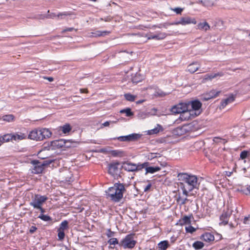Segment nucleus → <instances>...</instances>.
Wrapping results in <instances>:
<instances>
[{"label": "nucleus", "mask_w": 250, "mask_h": 250, "mask_svg": "<svg viewBox=\"0 0 250 250\" xmlns=\"http://www.w3.org/2000/svg\"><path fill=\"white\" fill-rule=\"evenodd\" d=\"M58 236L60 240H62L64 238V231L58 229Z\"/></svg>", "instance_id": "obj_40"}, {"label": "nucleus", "mask_w": 250, "mask_h": 250, "mask_svg": "<svg viewBox=\"0 0 250 250\" xmlns=\"http://www.w3.org/2000/svg\"><path fill=\"white\" fill-rule=\"evenodd\" d=\"M70 15H71L70 12H63V13H59L57 15V17H58V18H59L60 17H62V16H70Z\"/></svg>", "instance_id": "obj_48"}, {"label": "nucleus", "mask_w": 250, "mask_h": 250, "mask_svg": "<svg viewBox=\"0 0 250 250\" xmlns=\"http://www.w3.org/2000/svg\"><path fill=\"white\" fill-rule=\"evenodd\" d=\"M47 79H48L50 82H52V81H53V78H52V77H49V78H47Z\"/></svg>", "instance_id": "obj_58"}, {"label": "nucleus", "mask_w": 250, "mask_h": 250, "mask_svg": "<svg viewBox=\"0 0 250 250\" xmlns=\"http://www.w3.org/2000/svg\"><path fill=\"white\" fill-rule=\"evenodd\" d=\"M169 246V244L167 241H161L158 244V248L161 250H166Z\"/></svg>", "instance_id": "obj_23"}, {"label": "nucleus", "mask_w": 250, "mask_h": 250, "mask_svg": "<svg viewBox=\"0 0 250 250\" xmlns=\"http://www.w3.org/2000/svg\"><path fill=\"white\" fill-rule=\"evenodd\" d=\"M2 140V142H7L10 141H13V134H7L3 136L0 137V141Z\"/></svg>", "instance_id": "obj_24"}, {"label": "nucleus", "mask_w": 250, "mask_h": 250, "mask_svg": "<svg viewBox=\"0 0 250 250\" xmlns=\"http://www.w3.org/2000/svg\"><path fill=\"white\" fill-rule=\"evenodd\" d=\"M110 33L109 31H96L94 32H91L89 34L88 36L89 37H98L101 36H105Z\"/></svg>", "instance_id": "obj_16"}, {"label": "nucleus", "mask_w": 250, "mask_h": 250, "mask_svg": "<svg viewBox=\"0 0 250 250\" xmlns=\"http://www.w3.org/2000/svg\"><path fill=\"white\" fill-rule=\"evenodd\" d=\"M191 217L185 216L182 219L179 220L178 224L181 225H189L191 223Z\"/></svg>", "instance_id": "obj_21"}, {"label": "nucleus", "mask_w": 250, "mask_h": 250, "mask_svg": "<svg viewBox=\"0 0 250 250\" xmlns=\"http://www.w3.org/2000/svg\"><path fill=\"white\" fill-rule=\"evenodd\" d=\"M187 104L188 105V110L187 112L188 116L185 117V120H188L191 116L194 118L201 113L202 104L200 101L195 100L189 102Z\"/></svg>", "instance_id": "obj_3"}, {"label": "nucleus", "mask_w": 250, "mask_h": 250, "mask_svg": "<svg viewBox=\"0 0 250 250\" xmlns=\"http://www.w3.org/2000/svg\"><path fill=\"white\" fill-rule=\"evenodd\" d=\"M51 135L52 133L48 129L42 128L31 131L28 135V138L32 140L41 141L49 138Z\"/></svg>", "instance_id": "obj_4"}, {"label": "nucleus", "mask_w": 250, "mask_h": 250, "mask_svg": "<svg viewBox=\"0 0 250 250\" xmlns=\"http://www.w3.org/2000/svg\"><path fill=\"white\" fill-rule=\"evenodd\" d=\"M38 218L44 221H49L52 220V219L50 216L47 215H44L43 214H41L38 216Z\"/></svg>", "instance_id": "obj_34"}, {"label": "nucleus", "mask_w": 250, "mask_h": 250, "mask_svg": "<svg viewBox=\"0 0 250 250\" xmlns=\"http://www.w3.org/2000/svg\"><path fill=\"white\" fill-rule=\"evenodd\" d=\"M73 30H74L73 28L70 27L65 29L63 31H72Z\"/></svg>", "instance_id": "obj_56"}, {"label": "nucleus", "mask_w": 250, "mask_h": 250, "mask_svg": "<svg viewBox=\"0 0 250 250\" xmlns=\"http://www.w3.org/2000/svg\"><path fill=\"white\" fill-rule=\"evenodd\" d=\"M201 239L205 242L210 243L214 240V236L209 232H206L202 235Z\"/></svg>", "instance_id": "obj_14"}, {"label": "nucleus", "mask_w": 250, "mask_h": 250, "mask_svg": "<svg viewBox=\"0 0 250 250\" xmlns=\"http://www.w3.org/2000/svg\"><path fill=\"white\" fill-rule=\"evenodd\" d=\"M136 244V241L134 240L133 235H127L119 243V246L124 249H132Z\"/></svg>", "instance_id": "obj_7"}, {"label": "nucleus", "mask_w": 250, "mask_h": 250, "mask_svg": "<svg viewBox=\"0 0 250 250\" xmlns=\"http://www.w3.org/2000/svg\"><path fill=\"white\" fill-rule=\"evenodd\" d=\"M142 102H143L142 101H139V102H137V103H142Z\"/></svg>", "instance_id": "obj_64"}, {"label": "nucleus", "mask_w": 250, "mask_h": 250, "mask_svg": "<svg viewBox=\"0 0 250 250\" xmlns=\"http://www.w3.org/2000/svg\"><path fill=\"white\" fill-rule=\"evenodd\" d=\"M140 137V135L137 134H131L126 136H120L117 139L120 141L130 142L135 141Z\"/></svg>", "instance_id": "obj_12"}, {"label": "nucleus", "mask_w": 250, "mask_h": 250, "mask_svg": "<svg viewBox=\"0 0 250 250\" xmlns=\"http://www.w3.org/2000/svg\"><path fill=\"white\" fill-rule=\"evenodd\" d=\"M121 113H125L127 117H129L133 115V113L131 112V109L129 108H127L124 109H122L120 111Z\"/></svg>", "instance_id": "obj_33"}, {"label": "nucleus", "mask_w": 250, "mask_h": 250, "mask_svg": "<svg viewBox=\"0 0 250 250\" xmlns=\"http://www.w3.org/2000/svg\"><path fill=\"white\" fill-rule=\"evenodd\" d=\"M2 119L4 121L11 122L14 121V117L12 114H9L2 116Z\"/></svg>", "instance_id": "obj_30"}, {"label": "nucleus", "mask_w": 250, "mask_h": 250, "mask_svg": "<svg viewBox=\"0 0 250 250\" xmlns=\"http://www.w3.org/2000/svg\"><path fill=\"white\" fill-rule=\"evenodd\" d=\"M151 186V184H148V185H147V186L145 188H144V191L146 192V191H148V190L150 189V188Z\"/></svg>", "instance_id": "obj_52"}, {"label": "nucleus", "mask_w": 250, "mask_h": 250, "mask_svg": "<svg viewBox=\"0 0 250 250\" xmlns=\"http://www.w3.org/2000/svg\"><path fill=\"white\" fill-rule=\"evenodd\" d=\"M125 97L126 100L131 102L134 101L136 98L135 96L129 93L125 94Z\"/></svg>", "instance_id": "obj_36"}, {"label": "nucleus", "mask_w": 250, "mask_h": 250, "mask_svg": "<svg viewBox=\"0 0 250 250\" xmlns=\"http://www.w3.org/2000/svg\"><path fill=\"white\" fill-rule=\"evenodd\" d=\"M197 21L194 18L189 16H184L180 18L179 21H174V24L175 25H182L185 26L186 25L193 24H196Z\"/></svg>", "instance_id": "obj_9"}, {"label": "nucleus", "mask_w": 250, "mask_h": 250, "mask_svg": "<svg viewBox=\"0 0 250 250\" xmlns=\"http://www.w3.org/2000/svg\"><path fill=\"white\" fill-rule=\"evenodd\" d=\"M200 65L198 62L191 63L188 66V71L191 73L195 72L200 67Z\"/></svg>", "instance_id": "obj_17"}, {"label": "nucleus", "mask_w": 250, "mask_h": 250, "mask_svg": "<svg viewBox=\"0 0 250 250\" xmlns=\"http://www.w3.org/2000/svg\"><path fill=\"white\" fill-rule=\"evenodd\" d=\"M154 95L155 96H158V97H163L164 96L166 95V94L163 92V91H162L161 90H158V91H156L155 92V93L154 94Z\"/></svg>", "instance_id": "obj_45"}, {"label": "nucleus", "mask_w": 250, "mask_h": 250, "mask_svg": "<svg viewBox=\"0 0 250 250\" xmlns=\"http://www.w3.org/2000/svg\"><path fill=\"white\" fill-rule=\"evenodd\" d=\"M248 155V151H246V150L243 151L240 153V158L243 160L245 159V158H246L247 157Z\"/></svg>", "instance_id": "obj_43"}, {"label": "nucleus", "mask_w": 250, "mask_h": 250, "mask_svg": "<svg viewBox=\"0 0 250 250\" xmlns=\"http://www.w3.org/2000/svg\"><path fill=\"white\" fill-rule=\"evenodd\" d=\"M145 168H146V174H147L148 173H153L155 172L159 171L161 169L160 167H148L147 166H146Z\"/></svg>", "instance_id": "obj_22"}, {"label": "nucleus", "mask_w": 250, "mask_h": 250, "mask_svg": "<svg viewBox=\"0 0 250 250\" xmlns=\"http://www.w3.org/2000/svg\"><path fill=\"white\" fill-rule=\"evenodd\" d=\"M125 190L124 185L119 183H115L109 188L106 191L107 196L114 202H117L123 198V192Z\"/></svg>", "instance_id": "obj_2"}, {"label": "nucleus", "mask_w": 250, "mask_h": 250, "mask_svg": "<svg viewBox=\"0 0 250 250\" xmlns=\"http://www.w3.org/2000/svg\"><path fill=\"white\" fill-rule=\"evenodd\" d=\"M192 246L195 250H200L203 248L204 244L201 241H196L193 244Z\"/></svg>", "instance_id": "obj_28"}, {"label": "nucleus", "mask_w": 250, "mask_h": 250, "mask_svg": "<svg viewBox=\"0 0 250 250\" xmlns=\"http://www.w3.org/2000/svg\"><path fill=\"white\" fill-rule=\"evenodd\" d=\"M159 127H160V125H157ZM160 128L156 127L153 129L148 130V133L149 134H156L158 133L160 131Z\"/></svg>", "instance_id": "obj_39"}, {"label": "nucleus", "mask_w": 250, "mask_h": 250, "mask_svg": "<svg viewBox=\"0 0 250 250\" xmlns=\"http://www.w3.org/2000/svg\"><path fill=\"white\" fill-rule=\"evenodd\" d=\"M68 227V222L66 220L62 221L61 225L60 228L58 229V230L64 231L65 229H66Z\"/></svg>", "instance_id": "obj_32"}, {"label": "nucleus", "mask_w": 250, "mask_h": 250, "mask_svg": "<svg viewBox=\"0 0 250 250\" xmlns=\"http://www.w3.org/2000/svg\"><path fill=\"white\" fill-rule=\"evenodd\" d=\"M216 0H201L200 1L207 6H212L214 4Z\"/></svg>", "instance_id": "obj_27"}, {"label": "nucleus", "mask_w": 250, "mask_h": 250, "mask_svg": "<svg viewBox=\"0 0 250 250\" xmlns=\"http://www.w3.org/2000/svg\"><path fill=\"white\" fill-rule=\"evenodd\" d=\"M62 132L63 133H68L71 130V127L69 124H65L62 126H61Z\"/></svg>", "instance_id": "obj_29"}, {"label": "nucleus", "mask_w": 250, "mask_h": 250, "mask_svg": "<svg viewBox=\"0 0 250 250\" xmlns=\"http://www.w3.org/2000/svg\"><path fill=\"white\" fill-rule=\"evenodd\" d=\"M188 105L187 103H180L174 105L171 108V111L173 114H181V118H184L188 115Z\"/></svg>", "instance_id": "obj_6"}, {"label": "nucleus", "mask_w": 250, "mask_h": 250, "mask_svg": "<svg viewBox=\"0 0 250 250\" xmlns=\"http://www.w3.org/2000/svg\"><path fill=\"white\" fill-rule=\"evenodd\" d=\"M55 16H56V15L55 14H52L51 15H50V18H53V17H54Z\"/></svg>", "instance_id": "obj_59"}, {"label": "nucleus", "mask_w": 250, "mask_h": 250, "mask_svg": "<svg viewBox=\"0 0 250 250\" xmlns=\"http://www.w3.org/2000/svg\"><path fill=\"white\" fill-rule=\"evenodd\" d=\"M178 186L182 190L183 195L188 196V193L198 188L199 183L196 176L187 173H180L177 175Z\"/></svg>", "instance_id": "obj_1"}, {"label": "nucleus", "mask_w": 250, "mask_h": 250, "mask_svg": "<svg viewBox=\"0 0 250 250\" xmlns=\"http://www.w3.org/2000/svg\"><path fill=\"white\" fill-rule=\"evenodd\" d=\"M111 154L113 156H118L121 155L122 152L118 150H113L111 152Z\"/></svg>", "instance_id": "obj_47"}, {"label": "nucleus", "mask_w": 250, "mask_h": 250, "mask_svg": "<svg viewBox=\"0 0 250 250\" xmlns=\"http://www.w3.org/2000/svg\"><path fill=\"white\" fill-rule=\"evenodd\" d=\"M110 123H116V121H112V122H111V121H106L105 122H104V123H103L102 124V125L104 126H108L109 125Z\"/></svg>", "instance_id": "obj_50"}, {"label": "nucleus", "mask_w": 250, "mask_h": 250, "mask_svg": "<svg viewBox=\"0 0 250 250\" xmlns=\"http://www.w3.org/2000/svg\"><path fill=\"white\" fill-rule=\"evenodd\" d=\"M108 244L109 245H115L116 244H118L119 245V243L118 240L116 238H110L107 242Z\"/></svg>", "instance_id": "obj_35"}, {"label": "nucleus", "mask_w": 250, "mask_h": 250, "mask_svg": "<svg viewBox=\"0 0 250 250\" xmlns=\"http://www.w3.org/2000/svg\"><path fill=\"white\" fill-rule=\"evenodd\" d=\"M220 93V92L219 91H217L215 90H212L209 92L208 95L210 96L211 98H213L217 97Z\"/></svg>", "instance_id": "obj_37"}, {"label": "nucleus", "mask_w": 250, "mask_h": 250, "mask_svg": "<svg viewBox=\"0 0 250 250\" xmlns=\"http://www.w3.org/2000/svg\"><path fill=\"white\" fill-rule=\"evenodd\" d=\"M243 223L246 224L248 225L250 227V215H249L248 217H245L244 219Z\"/></svg>", "instance_id": "obj_46"}, {"label": "nucleus", "mask_w": 250, "mask_h": 250, "mask_svg": "<svg viewBox=\"0 0 250 250\" xmlns=\"http://www.w3.org/2000/svg\"><path fill=\"white\" fill-rule=\"evenodd\" d=\"M223 73H218L214 74H210V75H206L205 76V79L206 80H211L213 78H215L217 77V76H222Z\"/></svg>", "instance_id": "obj_31"}, {"label": "nucleus", "mask_w": 250, "mask_h": 250, "mask_svg": "<svg viewBox=\"0 0 250 250\" xmlns=\"http://www.w3.org/2000/svg\"><path fill=\"white\" fill-rule=\"evenodd\" d=\"M4 142H2V140H0V146L1 145V144L2 143H3Z\"/></svg>", "instance_id": "obj_62"}, {"label": "nucleus", "mask_w": 250, "mask_h": 250, "mask_svg": "<svg viewBox=\"0 0 250 250\" xmlns=\"http://www.w3.org/2000/svg\"><path fill=\"white\" fill-rule=\"evenodd\" d=\"M174 22H165V23H162V24H161L160 25V26H158V27L159 28H167L168 27V26H170V25H175L174 24Z\"/></svg>", "instance_id": "obj_38"}, {"label": "nucleus", "mask_w": 250, "mask_h": 250, "mask_svg": "<svg viewBox=\"0 0 250 250\" xmlns=\"http://www.w3.org/2000/svg\"><path fill=\"white\" fill-rule=\"evenodd\" d=\"M210 27L208 23L206 21L201 22L197 25V29L205 32L210 29Z\"/></svg>", "instance_id": "obj_15"}, {"label": "nucleus", "mask_w": 250, "mask_h": 250, "mask_svg": "<svg viewBox=\"0 0 250 250\" xmlns=\"http://www.w3.org/2000/svg\"><path fill=\"white\" fill-rule=\"evenodd\" d=\"M235 98L233 95H231L228 98L222 100L220 108H224L228 104L233 102L234 101Z\"/></svg>", "instance_id": "obj_18"}, {"label": "nucleus", "mask_w": 250, "mask_h": 250, "mask_svg": "<svg viewBox=\"0 0 250 250\" xmlns=\"http://www.w3.org/2000/svg\"><path fill=\"white\" fill-rule=\"evenodd\" d=\"M220 220L222 221L221 223V224H222L223 225H227L229 222L228 214L226 213H223L220 216Z\"/></svg>", "instance_id": "obj_25"}, {"label": "nucleus", "mask_w": 250, "mask_h": 250, "mask_svg": "<svg viewBox=\"0 0 250 250\" xmlns=\"http://www.w3.org/2000/svg\"><path fill=\"white\" fill-rule=\"evenodd\" d=\"M146 37H147L148 40H163L165 39L166 37V34L165 33H159L155 35H146Z\"/></svg>", "instance_id": "obj_20"}, {"label": "nucleus", "mask_w": 250, "mask_h": 250, "mask_svg": "<svg viewBox=\"0 0 250 250\" xmlns=\"http://www.w3.org/2000/svg\"><path fill=\"white\" fill-rule=\"evenodd\" d=\"M188 201V199L187 198H183L180 195H179L176 199L177 202L181 206L186 204Z\"/></svg>", "instance_id": "obj_26"}, {"label": "nucleus", "mask_w": 250, "mask_h": 250, "mask_svg": "<svg viewBox=\"0 0 250 250\" xmlns=\"http://www.w3.org/2000/svg\"><path fill=\"white\" fill-rule=\"evenodd\" d=\"M13 134V141H19L26 139L27 135L25 133L18 132Z\"/></svg>", "instance_id": "obj_19"}, {"label": "nucleus", "mask_w": 250, "mask_h": 250, "mask_svg": "<svg viewBox=\"0 0 250 250\" xmlns=\"http://www.w3.org/2000/svg\"><path fill=\"white\" fill-rule=\"evenodd\" d=\"M149 163L145 162L143 164H134L130 162H124L122 165V168L129 172L139 171L148 166Z\"/></svg>", "instance_id": "obj_5"}, {"label": "nucleus", "mask_w": 250, "mask_h": 250, "mask_svg": "<svg viewBox=\"0 0 250 250\" xmlns=\"http://www.w3.org/2000/svg\"><path fill=\"white\" fill-rule=\"evenodd\" d=\"M36 208L39 209L41 211V214H43L45 212V209L42 208V206Z\"/></svg>", "instance_id": "obj_53"}, {"label": "nucleus", "mask_w": 250, "mask_h": 250, "mask_svg": "<svg viewBox=\"0 0 250 250\" xmlns=\"http://www.w3.org/2000/svg\"><path fill=\"white\" fill-rule=\"evenodd\" d=\"M152 110H154L155 112L157 111V110L155 108H153Z\"/></svg>", "instance_id": "obj_63"}, {"label": "nucleus", "mask_w": 250, "mask_h": 250, "mask_svg": "<svg viewBox=\"0 0 250 250\" xmlns=\"http://www.w3.org/2000/svg\"><path fill=\"white\" fill-rule=\"evenodd\" d=\"M210 99H211V98L209 95H207L205 97H204L205 100H208Z\"/></svg>", "instance_id": "obj_57"}, {"label": "nucleus", "mask_w": 250, "mask_h": 250, "mask_svg": "<svg viewBox=\"0 0 250 250\" xmlns=\"http://www.w3.org/2000/svg\"><path fill=\"white\" fill-rule=\"evenodd\" d=\"M70 142L69 140H65L63 139L54 140L51 142V146L54 149H59L62 147H69L71 146L69 144Z\"/></svg>", "instance_id": "obj_10"}, {"label": "nucleus", "mask_w": 250, "mask_h": 250, "mask_svg": "<svg viewBox=\"0 0 250 250\" xmlns=\"http://www.w3.org/2000/svg\"><path fill=\"white\" fill-rule=\"evenodd\" d=\"M248 190L249 191V193H250V186L247 188Z\"/></svg>", "instance_id": "obj_61"}, {"label": "nucleus", "mask_w": 250, "mask_h": 250, "mask_svg": "<svg viewBox=\"0 0 250 250\" xmlns=\"http://www.w3.org/2000/svg\"><path fill=\"white\" fill-rule=\"evenodd\" d=\"M171 11L175 12L177 14H181L183 11V8L180 7H176L174 8H170Z\"/></svg>", "instance_id": "obj_42"}, {"label": "nucleus", "mask_w": 250, "mask_h": 250, "mask_svg": "<svg viewBox=\"0 0 250 250\" xmlns=\"http://www.w3.org/2000/svg\"><path fill=\"white\" fill-rule=\"evenodd\" d=\"M32 164L34 167L31 169V172L34 174L41 173L44 169V167L48 164L45 162L42 163L37 160L33 161Z\"/></svg>", "instance_id": "obj_11"}, {"label": "nucleus", "mask_w": 250, "mask_h": 250, "mask_svg": "<svg viewBox=\"0 0 250 250\" xmlns=\"http://www.w3.org/2000/svg\"><path fill=\"white\" fill-rule=\"evenodd\" d=\"M119 163L116 162L114 163L110 164L108 166V172L110 174L114 175H117L119 173V169L118 166Z\"/></svg>", "instance_id": "obj_13"}, {"label": "nucleus", "mask_w": 250, "mask_h": 250, "mask_svg": "<svg viewBox=\"0 0 250 250\" xmlns=\"http://www.w3.org/2000/svg\"><path fill=\"white\" fill-rule=\"evenodd\" d=\"M186 230L187 232L190 233H193L196 230V229L191 226H188L185 227Z\"/></svg>", "instance_id": "obj_41"}, {"label": "nucleus", "mask_w": 250, "mask_h": 250, "mask_svg": "<svg viewBox=\"0 0 250 250\" xmlns=\"http://www.w3.org/2000/svg\"><path fill=\"white\" fill-rule=\"evenodd\" d=\"M47 200V197L45 196H42L39 194H36L32 198L30 205L34 208H36L42 206L43 204Z\"/></svg>", "instance_id": "obj_8"}, {"label": "nucleus", "mask_w": 250, "mask_h": 250, "mask_svg": "<svg viewBox=\"0 0 250 250\" xmlns=\"http://www.w3.org/2000/svg\"><path fill=\"white\" fill-rule=\"evenodd\" d=\"M113 235V232H112L110 230H109V233L107 234L108 237H110L112 236Z\"/></svg>", "instance_id": "obj_55"}, {"label": "nucleus", "mask_w": 250, "mask_h": 250, "mask_svg": "<svg viewBox=\"0 0 250 250\" xmlns=\"http://www.w3.org/2000/svg\"><path fill=\"white\" fill-rule=\"evenodd\" d=\"M66 180L67 181H71V177H66Z\"/></svg>", "instance_id": "obj_60"}, {"label": "nucleus", "mask_w": 250, "mask_h": 250, "mask_svg": "<svg viewBox=\"0 0 250 250\" xmlns=\"http://www.w3.org/2000/svg\"><path fill=\"white\" fill-rule=\"evenodd\" d=\"M80 91L81 93L88 92V90L87 89H80Z\"/></svg>", "instance_id": "obj_54"}, {"label": "nucleus", "mask_w": 250, "mask_h": 250, "mask_svg": "<svg viewBox=\"0 0 250 250\" xmlns=\"http://www.w3.org/2000/svg\"><path fill=\"white\" fill-rule=\"evenodd\" d=\"M37 229V228L35 226H32L30 229V232L31 233H33L35 232Z\"/></svg>", "instance_id": "obj_51"}, {"label": "nucleus", "mask_w": 250, "mask_h": 250, "mask_svg": "<svg viewBox=\"0 0 250 250\" xmlns=\"http://www.w3.org/2000/svg\"><path fill=\"white\" fill-rule=\"evenodd\" d=\"M159 154L157 153H150L148 155V158L152 159L155 158L159 157Z\"/></svg>", "instance_id": "obj_44"}, {"label": "nucleus", "mask_w": 250, "mask_h": 250, "mask_svg": "<svg viewBox=\"0 0 250 250\" xmlns=\"http://www.w3.org/2000/svg\"><path fill=\"white\" fill-rule=\"evenodd\" d=\"M148 116L147 114L144 113V112H140L138 114V117L140 118L144 119Z\"/></svg>", "instance_id": "obj_49"}]
</instances>
